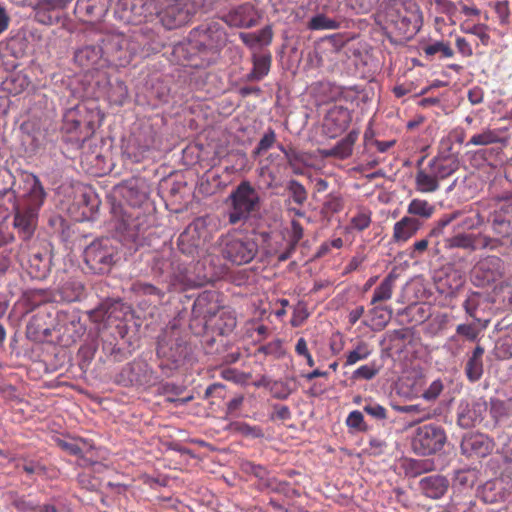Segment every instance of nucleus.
<instances>
[{
	"mask_svg": "<svg viewBox=\"0 0 512 512\" xmlns=\"http://www.w3.org/2000/svg\"><path fill=\"white\" fill-rule=\"evenodd\" d=\"M62 130L69 134H76V141L78 137L83 136L84 129L82 128L79 118L73 108L69 109L64 114Z\"/></svg>",
	"mask_w": 512,
	"mask_h": 512,
	"instance_id": "49",
	"label": "nucleus"
},
{
	"mask_svg": "<svg viewBox=\"0 0 512 512\" xmlns=\"http://www.w3.org/2000/svg\"><path fill=\"white\" fill-rule=\"evenodd\" d=\"M396 276L389 273L375 288L373 296L371 298V305H376L381 302L388 301L392 298L393 291L395 288Z\"/></svg>",
	"mask_w": 512,
	"mask_h": 512,
	"instance_id": "40",
	"label": "nucleus"
},
{
	"mask_svg": "<svg viewBox=\"0 0 512 512\" xmlns=\"http://www.w3.org/2000/svg\"><path fill=\"white\" fill-rule=\"evenodd\" d=\"M84 285L80 281L70 280L65 282L53 295V301L75 302L82 298Z\"/></svg>",
	"mask_w": 512,
	"mask_h": 512,
	"instance_id": "34",
	"label": "nucleus"
},
{
	"mask_svg": "<svg viewBox=\"0 0 512 512\" xmlns=\"http://www.w3.org/2000/svg\"><path fill=\"white\" fill-rule=\"evenodd\" d=\"M102 348L107 358L114 363L123 362L132 355L130 345H128L126 341L117 342L115 344L112 342H104Z\"/></svg>",
	"mask_w": 512,
	"mask_h": 512,
	"instance_id": "38",
	"label": "nucleus"
},
{
	"mask_svg": "<svg viewBox=\"0 0 512 512\" xmlns=\"http://www.w3.org/2000/svg\"><path fill=\"white\" fill-rule=\"evenodd\" d=\"M117 230L130 241L135 242L140 234L143 233V223L138 216L132 217L131 215L122 218L117 226Z\"/></svg>",
	"mask_w": 512,
	"mask_h": 512,
	"instance_id": "37",
	"label": "nucleus"
},
{
	"mask_svg": "<svg viewBox=\"0 0 512 512\" xmlns=\"http://www.w3.org/2000/svg\"><path fill=\"white\" fill-rule=\"evenodd\" d=\"M489 413L496 422L509 418L512 416V399L491 398Z\"/></svg>",
	"mask_w": 512,
	"mask_h": 512,
	"instance_id": "44",
	"label": "nucleus"
},
{
	"mask_svg": "<svg viewBox=\"0 0 512 512\" xmlns=\"http://www.w3.org/2000/svg\"><path fill=\"white\" fill-rule=\"evenodd\" d=\"M495 13L497 15L499 24L501 26H508L511 23L510 20V7L507 0L498 1L494 6Z\"/></svg>",
	"mask_w": 512,
	"mask_h": 512,
	"instance_id": "64",
	"label": "nucleus"
},
{
	"mask_svg": "<svg viewBox=\"0 0 512 512\" xmlns=\"http://www.w3.org/2000/svg\"><path fill=\"white\" fill-rule=\"evenodd\" d=\"M104 98L109 100L112 104L123 105L128 98V89L125 82L118 78H115L114 80L111 79Z\"/></svg>",
	"mask_w": 512,
	"mask_h": 512,
	"instance_id": "42",
	"label": "nucleus"
},
{
	"mask_svg": "<svg viewBox=\"0 0 512 512\" xmlns=\"http://www.w3.org/2000/svg\"><path fill=\"white\" fill-rule=\"evenodd\" d=\"M89 319L94 323L111 322L112 320L123 321L128 316L132 317L131 306L121 299L107 298L96 308L87 312Z\"/></svg>",
	"mask_w": 512,
	"mask_h": 512,
	"instance_id": "13",
	"label": "nucleus"
},
{
	"mask_svg": "<svg viewBox=\"0 0 512 512\" xmlns=\"http://www.w3.org/2000/svg\"><path fill=\"white\" fill-rule=\"evenodd\" d=\"M435 4V10L437 13L446 15L451 24H455L453 20L454 16L457 13V5L451 0H432Z\"/></svg>",
	"mask_w": 512,
	"mask_h": 512,
	"instance_id": "62",
	"label": "nucleus"
},
{
	"mask_svg": "<svg viewBox=\"0 0 512 512\" xmlns=\"http://www.w3.org/2000/svg\"><path fill=\"white\" fill-rule=\"evenodd\" d=\"M424 158L417 162L414 176L415 190L422 194H431L439 190L440 182L459 168V162L452 156H436L422 166Z\"/></svg>",
	"mask_w": 512,
	"mask_h": 512,
	"instance_id": "4",
	"label": "nucleus"
},
{
	"mask_svg": "<svg viewBox=\"0 0 512 512\" xmlns=\"http://www.w3.org/2000/svg\"><path fill=\"white\" fill-rule=\"evenodd\" d=\"M151 270L156 277H171L175 276L179 280L189 279L188 274L190 273V268L188 266L179 267V273H176L173 270V263L170 262L169 259L164 258L163 256L156 255L152 259Z\"/></svg>",
	"mask_w": 512,
	"mask_h": 512,
	"instance_id": "29",
	"label": "nucleus"
},
{
	"mask_svg": "<svg viewBox=\"0 0 512 512\" xmlns=\"http://www.w3.org/2000/svg\"><path fill=\"white\" fill-rule=\"evenodd\" d=\"M230 202L231 210L228 214L230 224H237L240 221L247 220L251 213L260 209V196L258 191L247 181H241L230 193L227 198Z\"/></svg>",
	"mask_w": 512,
	"mask_h": 512,
	"instance_id": "8",
	"label": "nucleus"
},
{
	"mask_svg": "<svg viewBox=\"0 0 512 512\" xmlns=\"http://www.w3.org/2000/svg\"><path fill=\"white\" fill-rule=\"evenodd\" d=\"M118 5L124 11L131 14L130 20L139 21L146 20L149 15L153 14L155 7L152 2L145 0H119Z\"/></svg>",
	"mask_w": 512,
	"mask_h": 512,
	"instance_id": "32",
	"label": "nucleus"
},
{
	"mask_svg": "<svg viewBox=\"0 0 512 512\" xmlns=\"http://www.w3.org/2000/svg\"><path fill=\"white\" fill-rule=\"evenodd\" d=\"M378 23L390 37L409 40L420 30L422 17L415 5L393 1L378 14Z\"/></svg>",
	"mask_w": 512,
	"mask_h": 512,
	"instance_id": "3",
	"label": "nucleus"
},
{
	"mask_svg": "<svg viewBox=\"0 0 512 512\" xmlns=\"http://www.w3.org/2000/svg\"><path fill=\"white\" fill-rule=\"evenodd\" d=\"M372 222V212L368 208H360L350 219L348 229L351 231H363Z\"/></svg>",
	"mask_w": 512,
	"mask_h": 512,
	"instance_id": "48",
	"label": "nucleus"
},
{
	"mask_svg": "<svg viewBox=\"0 0 512 512\" xmlns=\"http://www.w3.org/2000/svg\"><path fill=\"white\" fill-rule=\"evenodd\" d=\"M106 11L103 0H77L75 12L88 20L100 19Z\"/></svg>",
	"mask_w": 512,
	"mask_h": 512,
	"instance_id": "35",
	"label": "nucleus"
},
{
	"mask_svg": "<svg viewBox=\"0 0 512 512\" xmlns=\"http://www.w3.org/2000/svg\"><path fill=\"white\" fill-rule=\"evenodd\" d=\"M510 141L509 128H484L479 133L474 134L467 142V146H487L492 144H500L507 146Z\"/></svg>",
	"mask_w": 512,
	"mask_h": 512,
	"instance_id": "24",
	"label": "nucleus"
},
{
	"mask_svg": "<svg viewBox=\"0 0 512 512\" xmlns=\"http://www.w3.org/2000/svg\"><path fill=\"white\" fill-rule=\"evenodd\" d=\"M95 350L88 345L81 346L77 353L78 365L82 372H86L94 358Z\"/></svg>",
	"mask_w": 512,
	"mask_h": 512,
	"instance_id": "63",
	"label": "nucleus"
},
{
	"mask_svg": "<svg viewBox=\"0 0 512 512\" xmlns=\"http://www.w3.org/2000/svg\"><path fill=\"white\" fill-rule=\"evenodd\" d=\"M155 13L161 24L167 30H173L184 26L190 21L192 16L189 9L179 1L172 2L161 11H156Z\"/></svg>",
	"mask_w": 512,
	"mask_h": 512,
	"instance_id": "16",
	"label": "nucleus"
},
{
	"mask_svg": "<svg viewBox=\"0 0 512 512\" xmlns=\"http://www.w3.org/2000/svg\"><path fill=\"white\" fill-rule=\"evenodd\" d=\"M192 315L195 320L202 318L206 336L229 335L237 324L235 312L226 307H220L217 295L213 291H204L198 295L192 307Z\"/></svg>",
	"mask_w": 512,
	"mask_h": 512,
	"instance_id": "1",
	"label": "nucleus"
},
{
	"mask_svg": "<svg viewBox=\"0 0 512 512\" xmlns=\"http://www.w3.org/2000/svg\"><path fill=\"white\" fill-rule=\"evenodd\" d=\"M394 408L400 413L415 415V422H421L432 417L431 411L419 404L395 406Z\"/></svg>",
	"mask_w": 512,
	"mask_h": 512,
	"instance_id": "59",
	"label": "nucleus"
},
{
	"mask_svg": "<svg viewBox=\"0 0 512 512\" xmlns=\"http://www.w3.org/2000/svg\"><path fill=\"white\" fill-rule=\"evenodd\" d=\"M462 216L456 220L454 231H471L479 228L484 223V217L478 211L467 213L462 210Z\"/></svg>",
	"mask_w": 512,
	"mask_h": 512,
	"instance_id": "43",
	"label": "nucleus"
},
{
	"mask_svg": "<svg viewBox=\"0 0 512 512\" xmlns=\"http://www.w3.org/2000/svg\"><path fill=\"white\" fill-rule=\"evenodd\" d=\"M132 290L137 295L149 296L157 301H160L164 297V292L160 288L147 282H135L132 286Z\"/></svg>",
	"mask_w": 512,
	"mask_h": 512,
	"instance_id": "54",
	"label": "nucleus"
},
{
	"mask_svg": "<svg viewBox=\"0 0 512 512\" xmlns=\"http://www.w3.org/2000/svg\"><path fill=\"white\" fill-rule=\"evenodd\" d=\"M207 229L204 222L196 219L191 222L184 231L179 235L177 240V248L179 252L189 261L188 266H197L201 264V260L205 258L208 248L206 242Z\"/></svg>",
	"mask_w": 512,
	"mask_h": 512,
	"instance_id": "7",
	"label": "nucleus"
},
{
	"mask_svg": "<svg viewBox=\"0 0 512 512\" xmlns=\"http://www.w3.org/2000/svg\"><path fill=\"white\" fill-rule=\"evenodd\" d=\"M446 442V433L440 426L427 424L417 428L412 439L415 453L431 455L440 451Z\"/></svg>",
	"mask_w": 512,
	"mask_h": 512,
	"instance_id": "11",
	"label": "nucleus"
},
{
	"mask_svg": "<svg viewBox=\"0 0 512 512\" xmlns=\"http://www.w3.org/2000/svg\"><path fill=\"white\" fill-rule=\"evenodd\" d=\"M70 0H41L35 6L34 18L44 25H53L61 20V11L66 8Z\"/></svg>",
	"mask_w": 512,
	"mask_h": 512,
	"instance_id": "21",
	"label": "nucleus"
},
{
	"mask_svg": "<svg viewBox=\"0 0 512 512\" xmlns=\"http://www.w3.org/2000/svg\"><path fill=\"white\" fill-rule=\"evenodd\" d=\"M491 227L498 237L512 236V201H503L490 215Z\"/></svg>",
	"mask_w": 512,
	"mask_h": 512,
	"instance_id": "20",
	"label": "nucleus"
},
{
	"mask_svg": "<svg viewBox=\"0 0 512 512\" xmlns=\"http://www.w3.org/2000/svg\"><path fill=\"white\" fill-rule=\"evenodd\" d=\"M50 262L47 253H33L29 259L30 274L34 278H45L50 270Z\"/></svg>",
	"mask_w": 512,
	"mask_h": 512,
	"instance_id": "41",
	"label": "nucleus"
},
{
	"mask_svg": "<svg viewBox=\"0 0 512 512\" xmlns=\"http://www.w3.org/2000/svg\"><path fill=\"white\" fill-rule=\"evenodd\" d=\"M191 36L194 39L193 49L202 55H211L213 59L227 43L224 28L220 23L214 21L201 24L193 29Z\"/></svg>",
	"mask_w": 512,
	"mask_h": 512,
	"instance_id": "10",
	"label": "nucleus"
},
{
	"mask_svg": "<svg viewBox=\"0 0 512 512\" xmlns=\"http://www.w3.org/2000/svg\"><path fill=\"white\" fill-rule=\"evenodd\" d=\"M433 469L434 463L429 459H410L405 465L406 474L411 477H417L422 473L432 471Z\"/></svg>",
	"mask_w": 512,
	"mask_h": 512,
	"instance_id": "51",
	"label": "nucleus"
},
{
	"mask_svg": "<svg viewBox=\"0 0 512 512\" xmlns=\"http://www.w3.org/2000/svg\"><path fill=\"white\" fill-rule=\"evenodd\" d=\"M24 191L22 198L14 206V226L22 233L23 239H29L36 228L37 216L46 197V192L37 176L31 173L22 175Z\"/></svg>",
	"mask_w": 512,
	"mask_h": 512,
	"instance_id": "2",
	"label": "nucleus"
},
{
	"mask_svg": "<svg viewBox=\"0 0 512 512\" xmlns=\"http://www.w3.org/2000/svg\"><path fill=\"white\" fill-rule=\"evenodd\" d=\"M463 214L462 210H455L451 213L444 214L437 222L436 225L430 230L428 237H436L443 233L445 227L452 222L458 220Z\"/></svg>",
	"mask_w": 512,
	"mask_h": 512,
	"instance_id": "56",
	"label": "nucleus"
},
{
	"mask_svg": "<svg viewBox=\"0 0 512 512\" xmlns=\"http://www.w3.org/2000/svg\"><path fill=\"white\" fill-rule=\"evenodd\" d=\"M111 77L106 72L97 71L95 76H92L93 91L92 94L95 98H104L110 85Z\"/></svg>",
	"mask_w": 512,
	"mask_h": 512,
	"instance_id": "53",
	"label": "nucleus"
},
{
	"mask_svg": "<svg viewBox=\"0 0 512 512\" xmlns=\"http://www.w3.org/2000/svg\"><path fill=\"white\" fill-rule=\"evenodd\" d=\"M485 410V403L476 402L472 405L461 404L458 408L457 423L462 428L474 427L483 420V412Z\"/></svg>",
	"mask_w": 512,
	"mask_h": 512,
	"instance_id": "27",
	"label": "nucleus"
},
{
	"mask_svg": "<svg viewBox=\"0 0 512 512\" xmlns=\"http://www.w3.org/2000/svg\"><path fill=\"white\" fill-rule=\"evenodd\" d=\"M74 111L76 112L84 134L82 137L77 138V143H84L90 139L95 133L96 129L99 128L104 120V114L98 108H88L84 104L75 106Z\"/></svg>",
	"mask_w": 512,
	"mask_h": 512,
	"instance_id": "17",
	"label": "nucleus"
},
{
	"mask_svg": "<svg viewBox=\"0 0 512 512\" xmlns=\"http://www.w3.org/2000/svg\"><path fill=\"white\" fill-rule=\"evenodd\" d=\"M493 448V440L482 433H468L461 441V451L469 457H486Z\"/></svg>",
	"mask_w": 512,
	"mask_h": 512,
	"instance_id": "19",
	"label": "nucleus"
},
{
	"mask_svg": "<svg viewBox=\"0 0 512 512\" xmlns=\"http://www.w3.org/2000/svg\"><path fill=\"white\" fill-rule=\"evenodd\" d=\"M379 370L380 368L377 366L376 362L373 361L357 368L352 374V379L371 380L379 373Z\"/></svg>",
	"mask_w": 512,
	"mask_h": 512,
	"instance_id": "60",
	"label": "nucleus"
},
{
	"mask_svg": "<svg viewBox=\"0 0 512 512\" xmlns=\"http://www.w3.org/2000/svg\"><path fill=\"white\" fill-rule=\"evenodd\" d=\"M256 11L250 3L241 4L231 9L222 17V20L231 27L251 28L257 25Z\"/></svg>",
	"mask_w": 512,
	"mask_h": 512,
	"instance_id": "23",
	"label": "nucleus"
},
{
	"mask_svg": "<svg viewBox=\"0 0 512 512\" xmlns=\"http://www.w3.org/2000/svg\"><path fill=\"white\" fill-rule=\"evenodd\" d=\"M422 49L426 57H432L437 53H441V56L444 58H452L454 56V51L450 44L444 41H436L424 46Z\"/></svg>",
	"mask_w": 512,
	"mask_h": 512,
	"instance_id": "57",
	"label": "nucleus"
},
{
	"mask_svg": "<svg viewBox=\"0 0 512 512\" xmlns=\"http://www.w3.org/2000/svg\"><path fill=\"white\" fill-rule=\"evenodd\" d=\"M113 382L123 388L147 390L158 382V376L146 360L138 358L124 365Z\"/></svg>",
	"mask_w": 512,
	"mask_h": 512,
	"instance_id": "9",
	"label": "nucleus"
},
{
	"mask_svg": "<svg viewBox=\"0 0 512 512\" xmlns=\"http://www.w3.org/2000/svg\"><path fill=\"white\" fill-rule=\"evenodd\" d=\"M449 481L442 475H430L419 481V489L428 498L439 499L447 492Z\"/></svg>",
	"mask_w": 512,
	"mask_h": 512,
	"instance_id": "28",
	"label": "nucleus"
},
{
	"mask_svg": "<svg viewBox=\"0 0 512 512\" xmlns=\"http://www.w3.org/2000/svg\"><path fill=\"white\" fill-rule=\"evenodd\" d=\"M344 208V199L339 192H333L325 196L322 201V218L339 213Z\"/></svg>",
	"mask_w": 512,
	"mask_h": 512,
	"instance_id": "45",
	"label": "nucleus"
},
{
	"mask_svg": "<svg viewBox=\"0 0 512 512\" xmlns=\"http://www.w3.org/2000/svg\"><path fill=\"white\" fill-rule=\"evenodd\" d=\"M434 206L427 200L415 198L412 199L407 207V212L411 215L428 219L434 213Z\"/></svg>",
	"mask_w": 512,
	"mask_h": 512,
	"instance_id": "50",
	"label": "nucleus"
},
{
	"mask_svg": "<svg viewBox=\"0 0 512 512\" xmlns=\"http://www.w3.org/2000/svg\"><path fill=\"white\" fill-rule=\"evenodd\" d=\"M350 121L351 115L347 108L333 105L326 111L322 126L327 135L335 137L349 126Z\"/></svg>",
	"mask_w": 512,
	"mask_h": 512,
	"instance_id": "22",
	"label": "nucleus"
},
{
	"mask_svg": "<svg viewBox=\"0 0 512 512\" xmlns=\"http://www.w3.org/2000/svg\"><path fill=\"white\" fill-rule=\"evenodd\" d=\"M460 30L466 34H472L479 38L483 45H488L490 42V35L488 33V26L483 23L470 25L469 21H465L460 25Z\"/></svg>",
	"mask_w": 512,
	"mask_h": 512,
	"instance_id": "52",
	"label": "nucleus"
},
{
	"mask_svg": "<svg viewBox=\"0 0 512 512\" xmlns=\"http://www.w3.org/2000/svg\"><path fill=\"white\" fill-rule=\"evenodd\" d=\"M455 234L444 238L443 247L451 250L455 248L475 251L478 249L477 237L473 233H467L463 231H454Z\"/></svg>",
	"mask_w": 512,
	"mask_h": 512,
	"instance_id": "31",
	"label": "nucleus"
},
{
	"mask_svg": "<svg viewBox=\"0 0 512 512\" xmlns=\"http://www.w3.org/2000/svg\"><path fill=\"white\" fill-rule=\"evenodd\" d=\"M192 353L186 335H183L176 327L166 330L158 338L156 354L161 360L159 367L176 370L183 366Z\"/></svg>",
	"mask_w": 512,
	"mask_h": 512,
	"instance_id": "5",
	"label": "nucleus"
},
{
	"mask_svg": "<svg viewBox=\"0 0 512 512\" xmlns=\"http://www.w3.org/2000/svg\"><path fill=\"white\" fill-rule=\"evenodd\" d=\"M257 252L258 243L253 237H227L223 241V257L236 265L249 263Z\"/></svg>",
	"mask_w": 512,
	"mask_h": 512,
	"instance_id": "12",
	"label": "nucleus"
},
{
	"mask_svg": "<svg viewBox=\"0 0 512 512\" xmlns=\"http://www.w3.org/2000/svg\"><path fill=\"white\" fill-rule=\"evenodd\" d=\"M484 347L477 345L465 364V375L471 383H475L481 379L484 372L483 355Z\"/></svg>",
	"mask_w": 512,
	"mask_h": 512,
	"instance_id": "30",
	"label": "nucleus"
},
{
	"mask_svg": "<svg viewBox=\"0 0 512 512\" xmlns=\"http://www.w3.org/2000/svg\"><path fill=\"white\" fill-rule=\"evenodd\" d=\"M264 487L267 489H271L273 492L283 494L287 498L298 497V491L290 487V485L285 481H277L276 479L265 480Z\"/></svg>",
	"mask_w": 512,
	"mask_h": 512,
	"instance_id": "58",
	"label": "nucleus"
},
{
	"mask_svg": "<svg viewBox=\"0 0 512 512\" xmlns=\"http://www.w3.org/2000/svg\"><path fill=\"white\" fill-rule=\"evenodd\" d=\"M422 222L410 216H404L393 226L392 240L396 244L406 243L421 228Z\"/></svg>",
	"mask_w": 512,
	"mask_h": 512,
	"instance_id": "26",
	"label": "nucleus"
},
{
	"mask_svg": "<svg viewBox=\"0 0 512 512\" xmlns=\"http://www.w3.org/2000/svg\"><path fill=\"white\" fill-rule=\"evenodd\" d=\"M45 323L40 315L33 316L26 327V336L34 342H43L42 331Z\"/></svg>",
	"mask_w": 512,
	"mask_h": 512,
	"instance_id": "55",
	"label": "nucleus"
},
{
	"mask_svg": "<svg viewBox=\"0 0 512 512\" xmlns=\"http://www.w3.org/2000/svg\"><path fill=\"white\" fill-rule=\"evenodd\" d=\"M122 196L132 207H140L148 199V187L141 179H130L122 187Z\"/></svg>",
	"mask_w": 512,
	"mask_h": 512,
	"instance_id": "25",
	"label": "nucleus"
},
{
	"mask_svg": "<svg viewBox=\"0 0 512 512\" xmlns=\"http://www.w3.org/2000/svg\"><path fill=\"white\" fill-rule=\"evenodd\" d=\"M505 274L504 261L495 255L480 260L473 269L477 285L485 286L500 280Z\"/></svg>",
	"mask_w": 512,
	"mask_h": 512,
	"instance_id": "14",
	"label": "nucleus"
},
{
	"mask_svg": "<svg viewBox=\"0 0 512 512\" xmlns=\"http://www.w3.org/2000/svg\"><path fill=\"white\" fill-rule=\"evenodd\" d=\"M358 139V132L351 131L341 139L333 148L322 150L323 157L348 158L353 151V146Z\"/></svg>",
	"mask_w": 512,
	"mask_h": 512,
	"instance_id": "33",
	"label": "nucleus"
},
{
	"mask_svg": "<svg viewBox=\"0 0 512 512\" xmlns=\"http://www.w3.org/2000/svg\"><path fill=\"white\" fill-rule=\"evenodd\" d=\"M100 44L103 49V56L106 66L124 65L128 63L127 51L125 46L126 40L120 36L110 35L101 39Z\"/></svg>",
	"mask_w": 512,
	"mask_h": 512,
	"instance_id": "18",
	"label": "nucleus"
},
{
	"mask_svg": "<svg viewBox=\"0 0 512 512\" xmlns=\"http://www.w3.org/2000/svg\"><path fill=\"white\" fill-rule=\"evenodd\" d=\"M372 354L370 345L364 341L358 342L355 347L348 351L344 366H352L359 361L366 360Z\"/></svg>",
	"mask_w": 512,
	"mask_h": 512,
	"instance_id": "46",
	"label": "nucleus"
},
{
	"mask_svg": "<svg viewBox=\"0 0 512 512\" xmlns=\"http://www.w3.org/2000/svg\"><path fill=\"white\" fill-rule=\"evenodd\" d=\"M15 177L7 168H0V198L11 193L15 201L22 198L24 186L19 185L15 188Z\"/></svg>",
	"mask_w": 512,
	"mask_h": 512,
	"instance_id": "39",
	"label": "nucleus"
},
{
	"mask_svg": "<svg viewBox=\"0 0 512 512\" xmlns=\"http://www.w3.org/2000/svg\"><path fill=\"white\" fill-rule=\"evenodd\" d=\"M281 151L284 153L285 158L295 173H303L304 167L314 166L313 159L308 153L297 151L293 147L284 148L280 146Z\"/></svg>",
	"mask_w": 512,
	"mask_h": 512,
	"instance_id": "36",
	"label": "nucleus"
},
{
	"mask_svg": "<svg viewBox=\"0 0 512 512\" xmlns=\"http://www.w3.org/2000/svg\"><path fill=\"white\" fill-rule=\"evenodd\" d=\"M100 42L86 43L74 51V62L87 70H100L106 67Z\"/></svg>",
	"mask_w": 512,
	"mask_h": 512,
	"instance_id": "15",
	"label": "nucleus"
},
{
	"mask_svg": "<svg viewBox=\"0 0 512 512\" xmlns=\"http://www.w3.org/2000/svg\"><path fill=\"white\" fill-rule=\"evenodd\" d=\"M496 483L487 482L481 492L480 498L484 503L494 504L502 500L503 495L501 492H496Z\"/></svg>",
	"mask_w": 512,
	"mask_h": 512,
	"instance_id": "61",
	"label": "nucleus"
},
{
	"mask_svg": "<svg viewBox=\"0 0 512 512\" xmlns=\"http://www.w3.org/2000/svg\"><path fill=\"white\" fill-rule=\"evenodd\" d=\"M79 204L84 208L82 215L87 219H92L98 211L100 200L94 192L87 191L81 194Z\"/></svg>",
	"mask_w": 512,
	"mask_h": 512,
	"instance_id": "47",
	"label": "nucleus"
},
{
	"mask_svg": "<svg viewBox=\"0 0 512 512\" xmlns=\"http://www.w3.org/2000/svg\"><path fill=\"white\" fill-rule=\"evenodd\" d=\"M119 259V242L113 237H99L84 250V262L94 274H108Z\"/></svg>",
	"mask_w": 512,
	"mask_h": 512,
	"instance_id": "6",
	"label": "nucleus"
}]
</instances>
